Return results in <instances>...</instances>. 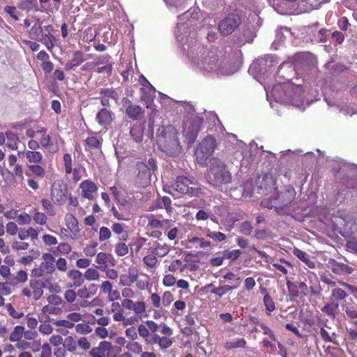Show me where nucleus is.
Masks as SVG:
<instances>
[{"label":"nucleus","instance_id":"1","mask_svg":"<svg viewBox=\"0 0 357 357\" xmlns=\"http://www.w3.org/2000/svg\"><path fill=\"white\" fill-rule=\"evenodd\" d=\"M178 136V132L174 126H160L157 131V142L160 149L171 155L178 154L181 146Z\"/></svg>","mask_w":357,"mask_h":357},{"label":"nucleus","instance_id":"2","mask_svg":"<svg viewBox=\"0 0 357 357\" xmlns=\"http://www.w3.org/2000/svg\"><path fill=\"white\" fill-rule=\"evenodd\" d=\"M208 182L215 187L231 182L232 176L227 165L222 160L213 158L208 170Z\"/></svg>","mask_w":357,"mask_h":357},{"label":"nucleus","instance_id":"3","mask_svg":"<svg viewBox=\"0 0 357 357\" xmlns=\"http://www.w3.org/2000/svg\"><path fill=\"white\" fill-rule=\"evenodd\" d=\"M29 287L30 288L24 287L22 289V295L26 298L33 297L35 301L41 298L44 288L48 289L51 292L53 291V284L50 280L43 282L38 278H32L29 280Z\"/></svg>","mask_w":357,"mask_h":357},{"label":"nucleus","instance_id":"4","mask_svg":"<svg viewBox=\"0 0 357 357\" xmlns=\"http://www.w3.org/2000/svg\"><path fill=\"white\" fill-rule=\"evenodd\" d=\"M203 122V118L194 114L184 121L183 134L189 146L192 145L197 139Z\"/></svg>","mask_w":357,"mask_h":357},{"label":"nucleus","instance_id":"5","mask_svg":"<svg viewBox=\"0 0 357 357\" xmlns=\"http://www.w3.org/2000/svg\"><path fill=\"white\" fill-rule=\"evenodd\" d=\"M216 147V139L213 135H208L204 138L195 151L197 162L201 165L205 164L208 158L214 153Z\"/></svg>","mask_w":357,"mask_h":357},{"label":"nucleus","instance_id":"6","mask_svg":"<svg viewBox=\"0 0 357 357\" xmlns=\"http://www.w3.org/2000/svg\"><path fill=\"white\" fill-rule=\"evenodd\" d=\"M54 262L55 259L53 255L50 253H43L42 255V262L39 266L35 267L31 270V277L40 278L47 275H52L55 272Z\"/></svg>","mask_w":357,"mask_h":357},{"label":"nucleus","instance_id":"7","mask_svg":"<svg viewBox=\"0 0 357 357\" xmlns=\"http://www.w3.org/2000/svg\"><path fill=\"white\" fill-rule=\"evenodd\" d=\"M0 275L5 280H9L13 287H19L28 280V273L26 271L21 269L15 273H11L10 266L7 265L0 266Z\"/></svg>","mask_w":357,"mask_h":357},{"label":"nucleus","instance_id":"8","mask_svg":"<svg viewBox=\"0 0 357 357\" xmlns=\"http://www.w3.org/2000/svg\"><path fill=\"white\" fill-rule=\"evenodd\" d=\"M160 333L164 335L162 337L155 333L149 339V343L151 344H157L161 349H166L169 348L172 344L173 340L171 336L173 335V330L165 323L160 324Z\"/></svg>","mask_w":357,"mask_h":357},{"label":"nucleus","instance_id":"9","mask_svg":"<svg viewBox=\"0 0 357 357\" xmlns=\"http://www.w3.org/2000/svg\"><path fill=\"white\" fill-rule=\"evenodd\" d=\"M136 176L134 179L135 185L139 188H144L151 185L152 172L149 166L139 162L136 164Z\"/></svg>","mask_w":357,"mask_h":357},{"label":"nucleus","instance_id":"10","mask_svg":"<svg viewBox=\"0 0 357 357\" xmlns=\"http://www.w3.org/2000/svg\"><path fill=\"white\" fill-rule=\"evenodd\" d=\"M241 24V18L237 14H229L218 24V29L222 36L231 34Z\"/></svg>","mask_w":357,"mask_h":357},{"label":"nucleus","instance_id":"11","mask_svg":"<svg viewBox=\"0 0 357 357\" xmlns=\"http://www.w3.org/2000/svg\"><path fill=\"white\" fill-rule=\"evenodd\" d=\"M68 189L67 184L61 180L53 183L51 189V197L54 204L63 205L68 199Z\"/></svg>","mask_w":357,"mask_h":357},{"label":"nucleus","instance_id":"12","mask_svg":"<svg viewBox=\"0 0 357 357\" xmlns=\"http://www.w3.org/2000/svg\"><path fill=\"white\" fill-rule=\"evenodd\" d=\"M195 185L196 183L192 180L186 176H179L175 181L174 189L180 193L195 196L198 193V190Z\"/></svg>","mask_w":357,"mask_h":357},{"label":"nucleus","instance_id":"13","mask_svg":"<svg viewBox=\"0 0 357 357\" xmlns=\"http://www.w3.org/2000/svg\"><path fill=\"white\" fill-rule=\"evenodd\" d=\"M123 107L128 117L133 121L141 120L144 115V110L138 105L133 104L128 98L121 100Z\"/></svg>","mask_w":357,"mask_h":357},{"label":"nucleus","instance_id":"14","mask_svg":"<svg viewBox=\"0 0 357 357\" xmlns=\"http://www.w3.org/2000/svg\"><path fill=\"white\" fill-rule=\"evenodd\" d=\"M202 50L203 52L198 64L201 65V67L206 70H211L216 66L218 61V56L211 50L207 48L202 47Z\"/></svg>","mask_w":357,"mask_h":357},{"label":"nucleus","instance_id":"15","mask_svg":"<svg viewBox=\"0 0 357 357\" xmlns=\"http://www.w3.org/2000/svg\"><path fill=\"white\" fill-rule=\"evenodd\" d=\"M286 284L290 296L298 298L305 297L307 295L308 287L305 282H300L296 284L287 280Z\"/></svg>","mask_w":357,"mask_h":357},{"label":"nucleus","instance_id":"16","mask_svg":"<svg viewBox=\"0 0 357 357\" xmlns=\"http://www.w3.org/2000/svg\"><path fill=\"white\" fill-rule=\"evenodd\" d=\"M82 319V315L79 312H73L67 314L64 319H53V324L58 327H64L66 328H73L75 323L79 322Z\"/></svg>","mask_w":357,"mask_h":357},{"label":"nucleus","instance_id":"17","mask_svg":"<svg viewBox=\"0 0 357 357\" xmlns=\"http://www.w3.org/2000/svg\"><path fill=\"white\" fill-rule=\"evenodd\" d=\"M296 195V190L292 185H286L284 191L281 192L280 194L277 193L278 204L280 206H286L289 205L294 200Z\"/></svg>","mask_w":357,"mask_h":357},{"label":"nucleus","instance_id":"18","mask_svg":"<svg viewBox=\"0 0 357 357\" xmlns=\"http://www.w3.org/2000/svg\"><path fill=\"white\" fill-rule=\"evenodd\" d=\"M64 222L69 230L71 238L76 237L79 234L80 229L78 226V220L74 215L70 213H66L64 217Z\"/></svg>","mask_w":357,"mask_h":357},{"label":"nucleus","instance_id":"19","mask_svg":"<svg viewBox=\"0 0 357 357\" xmlns=\"http://www.w3.org/2000/svg\"><path fill=\"white\" fill-rule=\"evenodd\" d=\"M79 188L82 190V196L88 199L93 198V193L97 192V185L91 180L85 179L79 184Z\"/></svg>","mask_w":357,"mask_h":357},{"label":"nucleus","instance_id":"20","mask_svg":"<svg viewBox=\"0 0 357 357\" xmlns=\"http://www.w3.org/2000/svg\"><path fill=\"white\" fill-rule=\"evenodd\" d=\"M46 174L43 163L27 165V170L25 174L28 177H34L43 179Z\"/></svg>","mask_w":357,"mask_h":357},{"label":"nucleus","instance_id":"21","mask_svg":"<svg viewBox=\"0 0 357 357\" xmlns=\"http://www.w3.org/2000/svg\"><path fill=\"white\" fill-rule=\"evenodd\" d=\"M114 259L111 254L100 252L96 257V262L98 264V268L101 271H105L109 266H114Z\"/></svg>","mask_w":357,"mask_h":357},{"label":"nucleus","instance_id":"22","mask_svg":"<svg viewBox=\"0 0 357 357\" xmlns=\"http://www.w3.org/2000/svg\"><path fill=\"white\" fill-rule=\"evenodd\" d=\"M112 349V344L108 341H102L98 347L92 348L89 354L91 357H104L107 352Z\"/></svg>","mask_w":357,"mask_h":357},{"label":"nucleus","instance_id":"23","mask_svg":"<svg viewBox=\"0 0 357 357\" xmlns=\"http://www.w3.org/2000/svg\"><path fill=\"white\" fill-rule=\"evenodd\" d=\"M85 61V54L82 51H75L73 57L68 61L65 65L64 69L66 71L74 70L76 67L80 66Z\"/></svg>","mask_w":357,"mask_h":357},{"label":"nucleus","instance_id":"24","mask_svg":"<svg viewBox=\"0 0 357 357\" xmlns=\"http://www.w3.org/2000/svg\"><path fill=\"white\" fill-rule=\"evenodd\" d=\"M39 230L32 227L28 228H20L17 232V236L20 241H25L30 238L33 243L38 238Z\"/></svg>","mask_w":357,"mask_h":357},{"label":"nucleus","instance_id":"25","mask_svg":"<svg viewBox=\"0 0 357 357\" xmlns=\"http://www.w3.org/2000/svg\"><path fill=\"white\" fill-rule=\"evenodd\" d=\"M98 289V285L94 283L89 286H83L77 290V296L82 299H88L95 296Z\"/></svg>","mask_w":357,"mask_h":357},{"label":"nucleus","instance_id":"26","mask_svg":"<svg viewBox=\"0 0 357 357\" xmlns=\"http://www.w3.org/2000/svg\"><path fill=\"white\" fill-rule=\"evenodd\" d=\"M113 115L114 114L111 111L102 108L96 114V119L100 126L107 127L112 123Z\"/></svg>","mask_w":357,"mask_h":357},{"label":"nucleus","instance_id":"27","mask_svg":"<svg viewBox=\"0 0 357 357\" xmlns=\"http://www.w3.org/2000/svg\"><path fill=\"white\" fill-rule=\"evenodd\" d=\"M148 227L152 229L162 228L167 230L170 228L172 225V220L165 219L161 221L155 218L154 215L152 214L148 216Z\"/></svg>","mask_w":357,"mask_h":357},{"label":"nucleus","instance_id":"28","mask_svg":"<svg viewBox=\"0 0 357 357\" xmlns=\"http://www.w3.org/2000/svg\"><path fill=\"white\" fill-rule=\"evenodd\" d=\"M68 277L73 281V283L69 284V287H79L84 282V278L82 273L76 269L70 270L68 272Z\"/></svg>","mask_w":357,"mask_h":357},{"label":"nucleus","instance_id":"29","mask_svg":"<svg viewBox=\"0 0 357 357\" xmlns=\"http://www.w3.org/2000/svg\"><path fill=\"white\" fill-rule=\"evenodd\" d=\"M339 306L338 302L331 301L330 303H326L323 307H321V311L324 315L329 318L335 319L339 312Z\"/></svg>","mask_w":357,"mask_h":357},{"label":"nucleus","instance_id":"30","mask_svg":"<svg viewBox=\"0 0 357 357\" xmlns=\"http://www.w3.org/2000/svg\"><path fill=\"white\" fill-rule=\"evenodd\" d=\"M24 155L29 162L27 165L43 163V155L39 151H26Z\"/></svg>","mask_w":357,"mask_h":357},{"label":"nucleus","instance_id":"31","mask_svg":"<svg viewBox=\"0 0 357 357\" xmlns=\"http://www.w3.org/2000/svg\"><path fill=\"white\" fill-rule=\"evenodd\" d=\"M20 140L17 134L12 132L6 133V146L11 150H17L18 149V144L20 143Z\"/></svg>","mask_w":357,"mask_h":357},{"label":"nucleus","instance_id":"32","mask_svg":"<svg viewBox=\"0 0 357 357\" xmlns=\"http://www.w3.org/2000/svg\"><path fill=\"white\" fill-rule=\"evenodd\" d=\"M294 255L298 257L301 261L304 262L309 268H314L316 265L315 263L310 260L309 255L304 251L298 249L294 248L293 250Z\"/></svg>","mask_w":357,"mask_h":357},{"label":"nucleus","instance_id":"33","mask_svg":"<svg viewBox=\"0 0 357 357\" xmlns=\"http://www.w3.org/2000/svg\"><path fill=\"white\" fill-rule=\"evenodd\" d=\"M126 227L124 224L119 222H114L111 227L113 232L116 235L121 236L120 239L124 241H127L128 238V232L126 230Z\"/></svg>","mask_w":357,"mask_h":357},{"label":"nucleus","instance_id":"34","mask_svg":"<svg viewBox=\"0 0 357 357\" xmlns=\"http://www.w3.org/2000/svg\"><path fill=\"white\" fill-rule=\"evenodd\" d=\"M25 333V328L21 325H17L14 327L13 331L9 335V340L11 342H19Z\"/></svg>","mask_w":357,"mask_h":357},{"label":"nucleus","instance_id":"35","mask_svg":"<svg viewBox=\"0 0 357 357\" xmlns=\"http://www.w3.org/2000/svg\"><path fill=\"white\" fill-rule=\"evenodd\" d=\"M170 251V248L165 243L161 244L158 242H155V247L153 248L151 252L155 256L162 257L166 256Z\"/></svg>","mask_w":357,"mask_h":357},{"label":"nucleus","instance_id":"36","mask_svg":"<svg viewBox=\"0 0 357 357\" xmlns=\"http://www.w3.org/2000/svg\"><path fill=\"white\" fill-rule=\"evenodd\" d=\"M84 142L88 147L86 150L98 149H100L102 146V139L101 137L98 138L95 136H91L88 137Z\"/></svg>","mask_w":357,"mask_h":357},{"label":"nucleus","instance_id":"37","mask_svg":"<svg viewBox=\"0 0 357 357\" xmlns=\"http://www.w3.org/2000/svg\"><path fill=\"white\" fill-rule=\"evenodd\" d=\"M143 128L139 125H134L130 131V134L132 139L137 143H139L143 139L144 135Z\"/></svg>","mask_w":357,"mask_h":357},{"label":"nucleus","instance_id":"38","mask_svg":"<svg viewBox=\"0 0 357 357\" xmlns=\"http://www.w3.org/2000/svg\"><path fill=\"white\" fill-rule=\"evenodd\" d=\"M63 312L62 307L52 305L51 304L45 305L42 308V313L46 315H60Z\"/></svg>","mask_w":357,"mask_h":357},{"label":"nucleus","instance_id":"39","mask_svg":"<svg viewBox=\"0 0 357 357\" xmlns=\"http://www.w3.org/2000/svg\"><path fill=\"white\" fill-rule=\"evenodd\" d=\"M63 346L66 350V351H69L71 353H75L77 351V341L73 336H67L65 337Z\"/></svg>","mask_w":357,"mask_h":357},{"label":"nucleus","instance_id":"40","mask_svg":"<svg viewBox=\"0 0 357 357\" xmlns=\"http://www.w3.org/2000/svg\"><path fill=\"white\" fill-rule=\"evenodd\" d=\"M147 239L144 237L138 236L132 238L130 246L133 249L136 254H138L141 249L144 246Z\"/></svg>","mask_w":357,"mask_h":357},{"label":"nucleus","instance_id":"41","mask_svg":"<svg viewBox=\"0 0 357 357\" xmlns=\"http://www.w3.org/2000/svg\"><path fill=\"white\" fill-rule=\"evenodd\" d=\"M246 343L244 338H241L236 340L227 341L224 347L227 350H231L236 348H243L245 347Z\"/></svg>","mask_w":357,"mask_h":357},{"label":"nucleus","instance_id":"42","mask_svg":"<svg viewBox=\"0 0 357 357\" xmlns=\"http://www.w3.org/2000/svg\"><path fill=\"white\" fill-rule=\"evenodd\" d=\"M347 296V294L346 291L341 288H335L333 289L331 291V295L330 296V301L337 302L338 301H342L346 298Z\"/></svg>","mask_w":357,"mask_h":357},{"label":"nucleus","instance_id":"43","mask_svg":"<svg viewBox=\"0 0 357 357\" xmlns=\"http://www.w3.org/2000/svg\"><path fill=\"white\" fill-rule=\"evenodd\" d=\"M31 213H33V220L36 224L40 225L46 224L47 218L45 213L39 212L36 208H33Z\"/></svg>","mask_w":357,"mask_h":357},{"label":"nucleus","instance_id":"44","mask_svg":"<svg viewBox=\"0 0 357 357\" xmlns=\"http://www.w3.org/2000/svg\"><path fill=\"white\" fill-rule=\"evenodd\" d=\"M263 302L265 305V309L267 314H271V313L275 310V302L273 298L268 294H266V296H264Z\"/></svg>","mask_w":357,"mask_h":357},{"label":"nucleus","instance_id":"45","mask_svg":"<svg viewBox=\"0 0 357 357\" xmlns=\"http://www.w3.org/2000/svg\"><path fill=\"white\" fill-rule=\"evenodd\" d=\"M144 264L151 268H155L158 265V260L154 254L148 255L143 258Z\"/></svg>","mask_w":357,"mask_h":357},{"label":"nucleus","instance_id":"46","mask_svg":"<svg viewBox=\"0 0 357 357\" xmlns=\"http://www.w3.org/2000/svg\"><path fill=\"white\" fill-rule=\"evenodd\" d=\"M72 250L70 245L68 243H60L56 247V250L53 251V255L56 256L58 253L61 255H68Z\"/></svg>","mask_w":357,"mask_h":357},{"label":"nucleus","instance_id":"47","mask_svg":"<svg viewBox=\"0 0 357 357\" xmlns=\"http://www.w3.org/2000/svg\"><path fill=\"white\" fill-rule=\"evenodd\" d=\"M100 94L101 96H104L109 99L112 98L116 101L119 99V94L114 89H101L100 91Z\"/></svg>","mask_w":357,"mask_h":357},{"label":"nucleus","instance_id":"48","mask_svg":"<svg viewBox=\"0 0 357 357\" xmlns=\"http://www.w3.org/2000/svg\"><path fill=\"white\" fill-rule=\"evenodd\" d=\"M235 287L225 284L218 287H214L211 290V293L218 296L220 298L227 294L229 291L234 289Z\"/></svg>","mask_w":357,"mask_h":357},{"label":"nucleus","instance_id":"49","mask_svg":"<svg viewBox=\"0 0 357 357\" xmlns=\"http://www.w3.org/2000/svg\"><path fill=\"white\" fill-rule=\"evenodd\" d=\"M114 252L119 257H123L128 253V246L123 242L115 245Z\"/></svg>","mask_w":357,"mask_h":357},{"label":"nucleus","instance_id":"50","mask_svg":"<svg viewBox=\"0 0 357 357\" xmlns=\"http://www.w3.org/2000/svg\"><path fill=\"white\" fill-rule=\"evenodd\" d=\"M84 276V278L89 281L98 280L100 278V273L96 269L90 268L85 271Z\"/></svg>","mask_w":357,"mask_h":357},{"label":"nucleus","instance_id":"51","mask_svg":"<svg viewBox=\"0 0 357 357\" xmlns=\"http://www.w3.org/2000/svg\"><path fill=\"white\" fill-rule=\"evenodd\" d=\"M54 42H56V38L52 33H47L43 36L42 43L49 50L53 48Z\"/></svg>","mask_w":357,"mask_h":357},{"label":"nucleus","instance_id":"52","mask_svg":"<svg viewBox=\"0 0 357 357\" xmlns=\"http://www.w3.org/2000/svg\"><path fill=\"white\" fill-rule=\"evenodd\" d=\"M63 161L66 174H71L73 168V160L71 155L68 153H65L63 156Z\"/></svg>","mask_w":357,"mask_h":357},{"label":"nucleus","instance_id":"53","mask_svg":"<svg viewBox=\"0 0 357 357\" xmlns=\"http://www.w3.org/2000/svg\"><path fill=\"white\" fill-rule=\"evenodd\" d=\"M206 236L216 242H222L227 238L226 235L220 231H210L208 230Z\"/></svg>","mask_w":357,"mask_h":357},{"label":"nucleus","instance_id":"54","mask_svg":"<svg viewBox=\"0 0 357 357\" xmlns=\"http://www.w3.org/2000/svg\"><path fill=\"white\" fill-rule=\"evenodd\" d=\"M242 252L240 250H226L223 252V257L234 261L240 257Z\"/></svg>","mask_w":357,"mask_h":357},{"label":"nucleus","instance_id":"55","mask_svg":"<svg viewBox=\"0 0 357 357\" xmlns=\"http://www.w3.org/2000/svg\"><path fill=\"white\" fill-rule=\"evenodd\" d=\"M10 287H13L11 283H9V280L6 282H0V294L2 296H9L12 293Z\"/></svg>","mask_w":357,"mask_h":357},{"label":"nucleus","instance_id":"56","mask_svg":"<svg viewBox=\"0 0 357 357\" xmlns=\"http://www.w3.org/2000/svg\"><path fill=\"white\" fill-rule=\"evenodd\" d=\"M190 243H197L200 248H206L211 246V242L204 238L192 237L188 240Z\"/></svg>","mask_w":357,"mask_h":357},{"label":"nucleus","instance_id":"57","mask_svg":"<svg viewBox=\"0 0 357 357\" xmlns=\"http://www.w3.org/2000/svg\"><path fill=\"white\" fill-rule=\"evenodd\" d=\"M112 236L111 231L107 227H102L99 230L98 239L100 242L107 241Z\"/></svg>","mask_w":357,"mask_h":357},{"label":"nucleus","instance_id":"58","mask_svg":"<svg viewBox=\"0 0 357 357\" xmlns=\"http://www.w3.org/2000/svg\"><path fill=\"white\" fill-rule=\"evenodd\" d=\"M146 305L144 301H139L134 303L132 310L136 315L142 314L146 312Z\"/></svg>","mask_w":357,"mask_h":357},{"label":"nucleus","instance_id":"59","mask_svg":"<svg viewBox=\"0 0 357 357\" xmlns=\"http://www.w3.org/2000/svg\"><path fill=\"white\" fill-rule=\"evenodd\" d=\"M75 328V331L77 333L82 334V335H86L91 332L92 329L91 328L85 323H79L74 326Z\"/></svg>","mask_w":357,"mask_h":357},{"label":"nucleus","instance_id":"60","mask_svg":"<svg viewBox=\"0 0 357 357\" xmlns=\"http://www.w3.org/2000/svg\"><path fill=\"white\" fill-rule=\"evenodd\" d=\"M29 243L24 241H14L12 243V248L16 251L26 250L29 248Z\"/></svg>","mask_w":357,"mask_h":357},{"label":"nucleus","instance_id":"61","mask_svg":"<svg viewBox=\"0 0 357 357\" xmlns=\"http://www.w3.org/2000/svg\"><path fill=\"white\" fill-rule=\"evenodd\" d=\"M20 8L22 10H31L34 9L38 10L36 0H24L21 3Z\"/></svg>","mask_w":357,"mask_h":357},{"label":"nucleus","instance_id":"62","mask_svg":"<svg viewBox=\"0 0 357 357\" xmlns=\"http://www.w3.org/2000/svg\"><path fill=\"white\" fill-rule=\"evenodd\" d=\"M110 59L111 56L109 54H105L96 58L93 63H94L95 67L100 65H107L111 63Z\"/></svg>","mask_w":357,"mask_h":357},{"label":"nucleus","instance_id":"63","mask_svg":"<svg viewBox=\"0 0 357 357\" xmlns=\"http://www.w3.org/2000/svg\"><path fill=\"white\" fill-rule=\"evenodd\" d=\"M47 301L49 304L56 306L62 307L63 300L62 298L56 294H50L47 296Z\"/></svg>","mask_w":357,"mask_h":357},{"label":"nucleus","instance_id":"64","mask_svg":"<svg viewBox=\"0 0 357 357\" xmlns=\"http://www.w3.org/2000/svg\"><path fill=\"white\" fill-rule=\"evenodd\" d=\"M52 349L49 344L45 343L41 346L40 353L37 357H51Z\"/></svg>","mask_w":357,"mask_h":357}]
</instances>
